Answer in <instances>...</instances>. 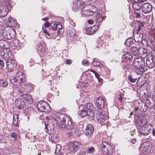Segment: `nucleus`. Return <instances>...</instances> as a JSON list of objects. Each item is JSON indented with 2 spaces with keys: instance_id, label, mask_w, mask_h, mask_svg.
<instances>
[{
  "instance_id": "obj_1",
  "label": "nucleus",
  "mask_w": 155,
  "mask_h": 155,
  "mask_svg": "<svg viewBox=\"0 0 155 155\" xmlns=\"http://www.w3.org/2000/svg\"><path fill=\"white\" fill-rule=\"evenodd\" d=\"M55 117L57 121L56 123L61 129L66 128L69 130H73L74 125L71 121V118L65 114L60 112L55 113Z\"/></svg>"
},
{
  "instance_id": "obj_2",
  "label": "nucleus",
  "mask_w": 155,
  "mask_h": 155,
  "mask_svg": "<svg viewBox=\"0 0 155 155\" xmlns=\"http://www.w3.org/2000/svg\"><path fill=\"white\" fill-rule=\"evenodd\" d=\"M79 109L80 111L78 114L81 116V117H83L87 115L89 119L91 120L94 119L95 114L92 104L88 103L86 105H81L80 106Z\"/></svg>"
},
{
  "instance_id": "obj_3",
  "label": "nucleus",
  "mask_w": 155,
  "mask_h": 155,
  "mask_svg": "<svg viewBox=\"0 0 155 155\" xmlns=\"http://www.w3.org/2000/svg\"><path fill=\"white\" fill-rule=\"evenodd\" d=\"M133 64L135 68V72L138 74H141L147 70L145 61L141 58H138L134 59Z\"/></svg>"
},
{
  "instance_id": "obj_4",
  "label": "nucleus",
  "mask_w": 155,
  "mask_h": 155,
  "mask_svg": "<svg viewBox=\"0 0 155 155\" xmlns=\"http://www.w3.org/2000/svg\"><path fill=\"white\" fill-rule=\"evenodd\" d=\"M0 31L2 32L1 35L7 39L10 40L14 38L16 35L15 31L12 28L7 26L4 29L0 30Z\"/></svg>"
},
{
  "instance_id": "obj_5",
  "label": "nucleus",
  "mask_w": 155,
  "mask_h": 155,
  "mask_svg": "<svg viewBox=\"0 0 155 155\" xmlns=\"http://www.w3.org/2000/svg\"><path fill=\"white\" fill-rule=\"evenodd\" d=\"M38 110L41 112H47L51 110L50 105L47 102L43 101H39L37 104Z\"/></svg>"
},
{
  "instance_id": "obj_6",
  "label": "nucleus",
  "mask_w": 155,
  "mask_h": 155,
  "mask_svg": "<svg viewBox=\"0 0 155 155\" xmlns=\"http://www.w3.org/2000/svg\"><path fill=\"white\" fill-rule=\"evenodd\" d=\"M83 146L81 143L77 141L71 143L68 145V150L70 153H74Z\"/></svg>"
},
{
  "instance_id": "obj_7",
  "label": "nucleus",
  "mask_w": 155,
  "mask_h": 155,
  "mask_svg": "<svg viewBox=\"0 0 155 155\" xmlns=\"http://www.w3.org/2000/svg\"><path fill=\"white\" fill-rule=\"evenodd\" d=\"M102 150L104 153L106 154L113 155V149L112 146L106 141H103L101 144Z\"/></svg>"
},
{
  "instance_id": "obj_8",
  "label": "nucleus",
  "mask_w": 155,
  "mask_h": 155,
  "mask_svg": "<svg viewBox=\"0 0 155 155\" xmlns=\"http://www.w3.org/2000/svg\"><path fill=\"white\" fill-rule=\"evenodd\" d=\"M19 86L20 89H19L18 93H19L20 94L30 92L33 90L32 85L31 84H19Z\"/></svg>"
},
{
  "instance_id": "obj_9",
  "label": "nucleus",
  "mask_w": 155,
  "mask_h": 155,
  "mask_svg": "<svg viewBox=\"0 0 155 155\" xmlns=\"http://www.w3.org/2000/svg\"><path fill=\"white\" fill-rule=\"evenodd\" d=\"M6 64V68L8 71H12L13 69L15 68L17 65L16 61L11 58H8L7 59Z\"/></svg>"
},
{
  "instance_id": "obj_10",
  "label": "nucleus",
  "mask_w": 155,
  "mask_h": 155,
  "mask_svg": "<svg viewBox=\"0 0 155 155\" xmlns=\"http://www.w3.org/2000/svg\"><path fill=\"white\" fill-rule=\"evenodd\" d=\"M19 84H17L14 83L11 84L8 88V91L11 93L12 92H15L18 94H19L20 93H18L19 89Z\"/></svg>"
},
{
  "instance_id": "obj_11",
  "label": "nucleus",
  "mask_w": 155,
  "mask_h": 155,
  "mask_svg": "<svg viewBox=\"0 0 155 155\" xmlns=\"http://www.w3.org/2000/svg\"><path fill=\"white\" fill-rule=\"evenodd\" d=\"M150 126L149 124H146L142 126L141 129L139 130L140 134L144 136L148 135L151 130Z\"/></svg>"
},
{
  "instance_id": "obj_12",
  "label": "nucleus",
  "mask_w": 155,
  "mask_h": 155,
  "mask_svg": "<svg viewBox=\"0 0 155 155\" xmlns=\"http://www.w3.org/2000/svg\"><path fill=\"white\" fill-rule=\"evenodd\" d=\"M8 12L7 5L5 4H2L0 6V16L2 18L4 17L7 15Z\"/></svg>"
},
{
  "instance_id": "obj_13",
  "label": "nucleus",
  "mask_w": 155,
  "mask_h": 155,
  "mask_svg": "<svg viewBox=\"0 0 155 155\" xmlns=\"http://www.w3.org/2000/svg\"><path fill=\"white\" fill-rule=\"evenodd\" d=\"M150 146L147 143H143L140 147V150L144 154H147L150 151Z\"/></svg>"
},
{
  "instance_id": "obj_14",
  "label": "nucleus",
  "mask_w": 155,
  "mask_h": 155,
  "mask_svg": "<svg viewBox=\"0 0 155 155\" xmlns=\"http://www.w3.org/2000/svg\"><path fill=\"white\" fill-rule=\"evenodd\" d=\"M104 100L102 97H99L97 98L95 104L97 108H102L104 107Z\"/></svg>"
},
{
  "instance_id": "obj_15",
  "label": "nucleus",
  "mask_w": 155,
  "mask_h": 155,
  "mask_svg": "<svg viewBox=\"0 0 155 155\" xmlns=\"http://www.w3.org/2000/svg\"><path fill=\"white\" fill-rule=\"evenodd\" d=\"M97 118L100 123H104L107 120V116L104 115L103 113L97 111L96 113Z\"/></svg>"
},
{
  "instance_id": "obj_16",
  "label": "nucleus",
  "mask_w": 155,
  "mask_h": 155,
  "mask_svg": "<svg viewBox=\"0 0 155 155\" xmlns=\"http://www.w3.org/2000/svg\"><path fill=\"white\" fill-rule=\"evenodd\" d=\"M152 6L148 3L143 4L142 6V10L144 13H149L152 10Z\"/></svg>"
},
{
  "instance_id": "obj_17",
  "label": "nucleus",
  "mask_w": 155,
  "mask_h": 155,
  "mask_svg": "<svg viewBox=\"0 0 155 155\" xmlns=\"http://www.w3.org/2000/svg\"><path fill=\"white\" fill-rule=\"evenodd\" d=\"M15 105L17 107L20 109L24 107L25 106V103L23 99L18 98L15 101Z\"/></svg>"
},
{
  "instance_id": "obj_18",
  "label": "nucleus",
  "mask_w": 155,
  "mask_h": 155,
  "mask_svg": "<svg viewBox=\"0 0 155 155\" xmlns=\"http://www.w3.org/2000/svg\"><path fill=\"white\" fill-rule=\"evenodd\" d=\"M134 120L136 123L140 126L142 127L145 125L146 121L141 117L135 116Z\"/></svg>"
},
{
  "instance_id": "obj_19",
  "label": "nucleus",
  "mask_w": 155,
  "mask_h": 155,
  "mask_svg": "<svg viewBox=\"0 0 155 155\" xmlns=\"http://www.w3.org/2000/svg\"><path fill=\"white\" fill-rule=\"evenodd\" d=\"M22 74V73L21 72L18 71L17 73V74L16 75V77H18V79H16V78H14V81L16 83H18L17 84H20H20L22 83L25 79V78L23 76L22 77L20 76V75H21Z\"/></svg>"
},
{
  "instance_id": "obj_20",
  "label": "nucleus",
  "mask_w": 155,
  "mask_h": 155,
  "mask_svg": "<svg viewBox=\"0 0 155 155\" xmlns=\"http://www.w3.org/2000/svg\"><path fill=\"white\" fill-rule=\"evenodd\" d=\"M123 60L127 62H130L133 59V57L131 54L128 52H126L123 54L122 57Z\"/></svg>"
},
{
  "instance_id": "obj_21",
  "label": "nucleus",
  "mask_w": 155,
  "mask_h": 155,
  "mask_svg": "<svg viewBox=\"0 0 155 155\" xmlns=\"http://www.w3.org/2000/svg\"><path fill=\"white\" fill-rule=\"evenodd\" d=\"M102 13L101 11L98 12L95 15V20L97 23L100 24L102 22L103 18L102 16Z\"/></svg>"
},
{
  "instance_id": "obj_22",
  "label": "nucleus",
  "mask_w": 155,
  "mask_h": 155,
  "mask_svg": "<svg viewBox=\"0 0 155 155\" xmlns=\"http://www.w3.org/2000/svg\"><path fill=\"white\" fill-rule=\"evenodd\" d=\"M134 39L136 42L139 43L141 42L143 38V34L142 33H134L133 32Z\"/></svg>"
},
{
  "instance_id": "obj_23",
  "label": "nucleus",
  "mask_w": 155,
  "mask_h": 155,
  "mask_svg": "<svg viewBox=\"0 0 155 155\" xmlns=\"http://www.w3.org/2000/svg\"><path fill=\"white\" fill-rule=\"evenodd\" d=\"M146 65L150 68H152L154 66L153 57L152 56L147 57L146 59Z\"/></svg>"
},
{
  "instance_id": "obj_24",
  "label": "nucleus",
  "mask_w": 155,
  "mask_h": 155,
  "mask_svg": "<svg viewBox=\"0 0 155 155\" xmlns=\"http://www.w3.org/2000/svg\"><path fill=\"white\" fill-rule=\"evenodd\" d=\"M94 131V129L91 124H88L87 126L85 133L87 135H90L92 134Z\"/></svg>"
},
{
  "instance_id": "obj_25",
  "label": "nucleus",
  "mask_w": 155,
  "mask_h": 155,
  "mask_svg": "<svg viewBox=\"0 0 155 155\" xmlns=\"http://www.w3.org/2000/svg\"><path fill=\"white\" fill-rule=\"evenodd\" d=\"M5 22L10 26H15L16 23L15 21L10 17L6 18L5 20Z\"/></svg>"
},
{
  "instance_id": "obj_26",
  "label": "nucleus",
  "mask_w": 155,
  "mask_h": 155,
  "mask_svg": "<svg viewBox=\"0 0 155 155\" xmlns=\"http://www.w3.org/2000/svg\"><path fill=\"white\" fill-rule=\"evenodd\" d=\"M23 94L22 95H21V96H23V100L26 101L28 103L32 104L33 103V100L30 95L28 94H25V93Z\"/></svg>"
},
{
  "instance_id": "obj_27",
  "label": "nucleus",
  "mask_w": 155,
  "mask_h": 155,
  "mask_svg": "<svg viewBox=\"0 0 155 155\" xmlns=\"http://www.w3.org/2000/svg\"><path fill=\"white\" fill-rule=\"evenodd\" d=\"M82 12L85 15H92L94 14V12L87 8L86 7H84L82 9Z\"/></svg>"
},
{
  "instance_id": "obj_28",
  "label": "nucleus",
  "mask_w": 155,
  "mask_h": 155,
  "mask_svg": "<svg viewBox=\"0 0 155 155\" xmlns=\"http://www.w3.org/2000/svg\"><path fill=\"white\" fill-rule=\"evenodd\" d=\"M130 50L132 54L134 55H137L140 53V48H137L135 46L131 48Z\"/></svg>"
},
{
  "instance_id": "obj_29",
  "label": "nucleus",
  "mask_w": 155,
  "mask_h": 155,
  "mask_svg": "<svg viewBox=\"0 0 155 155\" xmlns=\"http://www.w3.org/2000/svg\"><path fill=\"white\" fill-rule=\"evenodd\" d=\"M132 5L133 8L135 10H139L142 8L141 4L138 2L133 3Z\"/></svg>"
},
{
  "instance_id": "obj_30",
  "label": "nucleus",
  "mask_w": 155,
  "mask_h": 155,
  "mask_svg": "<svg viewBox=\"0 0 155 155\" xmlns=\"http://www.w3.org/2000/svg\"><path fill=\"white\" fill-rule=\"evenodd\" d=\"M18 117V115L17 114H14L13 115V125L14 127H18L19 126Z\"/></svg>"
},
{
  "instance_id": "obj_31",
  "label": "nucleus",
  "mask_w": 155,
  "mask_h": 155,
  "mask_svg": "<svg viewBox=\"0 0 155 155\" xmlns=\"http://www.w3.org/2000/svg\"><path fill=\"white\" fill-rule=\"evenodd\" d=\"M8 140L7 136L0 134V143H7Z\"/></svg>"
},
{
  "instance_id": "obj_32",
  "label": "nucleus",
  "mask_w": 155,
  "mask_h": 155,
  "mask_svg": "<svg viewBox=\"0 0 155 155\" xmlns=\"http://www.w3.org/2000/svg\"><path fill=\"white\" fill-rule=\"evenodd\" d=\"M140 53L141 56L143 58H145L147 57V51L146 49H144L143 48H140Z\"/></svg>"
},
{
  "instance_id": "obj_33",
  "label": "nucleus",
  "mask_w": 155,
  "mask_h": 155,
  "mask_svg": "<svg viewBox=\"0 0 155 155\" xmlns=\"http://www.w3.org/2000/svg\"><path fill=\"white\" fill-rule=\"evenodd\" d=\"M8 52V55H10V53L9 52V49L8 48L5 49H1L0 50V55L2 57L5 58V52Z\"/></svg>"
},
{
  "instance_id": "obj_34",
  "label": "nucleus",
  "mask_w": 155,
  "mask_h": 155,
  "mask_svg": "<svg viewBox=\"0 0 155 155\" xmlns=\"http://www.w3.org/2000/svg\"><path fill=\"white\" fill-rule=\"evenodd\" d=\"M133 44V39L131 38L127 39L125 42V44L128 46H130Z\"/></svg>"
},
{
  "instance_id": "obj_35",
  "label": "nucleus",
  "mask_w": 155,
  "mask_h": 155,
  "mask_svg": "<svg viewBox=\"0 0 155 155\" xmlns=\"http://www.w3.org/2000/svg\"><path fill=\"white\" fill-rule=\"evenodd\" d=\"M94 150V148L93 147H88L86 149L85 151L87 154H88L92 153Z\"/></svg>"
},
{
  "instance_id": "obj_36",
  "label": "nucleus",
  "mask_w": 155,
  "mask_h": 155,
  "mask_svg": "<svg viewBox=\"0 0 155 155\" xmlns=\"http://www.w3.org/2000/svg\"><path fill=\"white\" fill-rule=\"evenodd\" d=\"M93 29L91 27L86 28L85 29L86 33L87 35H92L94 34Z\"/></svg>"
},
{
  "instance_id": "obj_37",
  "label": "nucleus",
  "mask_w": 155,
  "mask_h": 155,
  "mask_svg": "<svg viewBox=\"0 0 155 155\" xmlns=\"http://www.w3.org/2000/svg\"><path fill=\"white\" fill-rule=\"evenodd\" d=\"M8 85V82L5 80H2L0 81V86L2 87H5Z\"/></svg>"
},
{
  "instance_id": "obj_38",
  "label": "nucleus",
  "mask_w": 155,
  "mask_h": 155,
  "mask_svg": "<svg viewBox=\"0 0 155 155\" xmlns=\"http://www.w3.org/2000/svg\"><path fill=\"white\" fill-rule=\"evenodd\" d=\"M33 111V109L31 107H28L24 110V112L27 115H29Z\"/></svg>"
},
{
  "instance_id": "obj_39",
  "label": "nucleus",
  "mask_w": 155,
  "mask_h": 155,
  "mask_svg": "<svg viewBox=\"0 0 155 155\" xmlns=\"http://www.w3.org/2000/svg\"><path fill=\"white\" fill-rule=\"evenodd\" d=\"M92 64L94 66H100V67L103 66V65L100 62L95 60L93 61L92 62Z\"/></svg>"
},
{
  "instance_id": "obj_40",
  "label": "nucleus",
  "mask_w": 155,
  "mask_h": 155,
  "mask_svg": "<svg viewBox=\"0 0 155 155\" xmlns=\"http://www.w3.org/2000/svg\"><path fill=\"white\" fill-rule=\"evenodd\" d=\"M57 22L56 23H52L51 24V28L53 30H57Z\"/></svg>"
},
{
  "instance_id": "obj_41",
  "label": "nucleus",
  "mask_w": 155,
  "mask_h": 155,
  "mask_svg": "<svg viewBox=\"0 0 155 155\" xmlns=\"http://www.w3.org/2000/svg\"><path fill=\"white\" fill-rule=\"evenodd\" d=\"M10 136L14 140H17L18 135L15 133L13 132L11 133L10 134Z\"/></svg>"
},
{
  "instance_id": "obj_42",
  "label": "nucleus",
  "mask_w": 155,
  "mask_h": 155,
  "mask_svg": "<svg viewBox=\"0 0 155 155\" xmlns=\"http://www.w3.org/2000/svg\"><path fill=\"white\" fill-rule=\"evenodd\" d=\"M90 71L94 73L96 78H97L99 81V79H100V74L94 70L91 69L90 70Z\"/></svg>"
},
{
  "instance_id": "obj_43",
  "label": "nucleus",
  "mask_w": 155,
  "mask_h": 155,
  "mask_svg": "<svg viewBox=\"0 0 155 155\" xmlns=\"http://www.w3.org/2000/svg\"><path fill=\"white\" fill-rule=\"evenodd\" d=\"M98 45L97 47H101L104 44V42L102 40H101L100 39H98L97 42Z\"/></svg>"
},
{
  "instance_id": "obj_44",
  "label": "nucleus",
  "mask_w": 155,
  "mask_h": 155,
  "mask_svg": "<svg viewBox=\"0 0 155 155\" xmlns=\"http://www.w3.org/2000/svg\"><path fill=\"white\" fill-rule=\"evenodd\" d=\"M61 149V145L60 144H58L56 145V149L55 153L56 154H58L60 152Z\"/></svg>"
},
{
  "instance_id": "obj_45",
  "label": "nucleus",
  "mask_w": 155,
  "mask_h": 155,
  "mask_svg": "<svg viewBox=\"0 0 155 155\" xmlns=\"http://www.w3.org/2000/svg\"><path fill=\"white\" fill-rule=\"evenodd\" d=\"M39 48L40 49L42 53H43L45 50V48L44 45H40L39 46Z\"/></svg>"
},
{
  "instance_id": "obj_46",
  "label": "nucleus",
  "mask_w": 155,
  "mask_h": 155,
  "mask_svg": "<svg viewBox=\"0 0 155 155\" xmlns=\"http://www.w3.org/2000/svg\"><path fill=\"white\" fill-rule=\"evenodd\" d=\"M128 79L132 83H134L136 81V79L133 78L131 75L128 77Z\"/></svg>"
},
{
  "instance_id": "obj_47",
  "label": "nucleus",
  "mask_w": 155,
  "mask_h": 155,
  "mask_svg": "<svg viewBox=\"0 0 155 155\" xmlns=\"http://www.w3.org/2000/svg\"><path fill=\"white\" fill-rule=\"evenodd\" d=\"M6 43V42L5 41L3 40H0V47L2 48L4 47L5 44Z\"/></svg>"
},
{
  "instance_id": "obj_48",
  "label": "nucleus",
  "mask_w": 155,
  "mask_h": 155,
  "mask_svg": "<svg viewBox=\"0 0 155 155\" xmlns=\"http://www.w3.org/2000/svg\"><path fill=\"white\" fill-rule=\"evenodd\" d=\"M9 52L10 53V55H8V52H5V58H7V59H8V58H9L12 55V53L11 51H10V49H9Z\"/></svg>"
},
{
  "instance_id": "obj_49",
  "label": "nucleus",
  "mask_w": 155,
  "mask_h": 155,
  "mask_svg": "<svg viewBox=\"0 0 155 155\" xmlns=\"http://www.w3.org/2000/svg\"><path fill=\"white\" fill-rule=\"evenodd\" d=\"M93 29L94 33L96 31H97L98 29V26L97 25H95L91 27Z\"/></svg>"
},
{
  "instance_id": "obj_50",
  "label": "nucleus",
  "mask_w": 155,
  "mask_h": 155,
  "mask_svg": "<svg viewBox=\"0 0 155 155\" xmlns=\"http://www.w3.org/2000/svg\"><path fill=\"white\" fill-rule=\"evenodd\" d=\"M57 30H60L62 28V26L61 24H60L59 22H57Z\"/></svg>"
},
{
  "instance_id": "obj_51",
  "label": "nucleus",
  "mask_w": 155,
  "mask_h": 155,
  "mask_svg": "<svg viewBox=\"0 0 155 155\" xmlns=\"http://www.w3.org/2000/svg\"><path fill=\"white\" fill-rule=\"evenodd\" d=\"M82 64L84 65H88L89 64V63L88 61H86L84 60L82 61Z\"/></svg>"
},
{
  "instance_id": "obj_52",
  "label": "nucleus",
  "mask_w": 155,
  "mask_h": 155,
  "mask_svg": "<svg viewBox=\"0 0 155 155\" xmlns=\"http://www.w3.org/2000/svg\"><path fill=\"white\" fill-rule=\"evenodd\" d=\"M77 155H88L86 151H82L80 153H78Z\"/></svg>"
},
{
  "instance_id": "obj_53",
  "label": "nucleus",
  "mask_w": 155,
  "mask_h": 155,
  "mask_svg": "<svg viewBox=\"0 0 155 155\" xmlns=\"http://www.w3.org/2000/svg\"><path fill=\"white\" fill-rule=\"evenodd\" d=\"M141 28H140L139 27L136 29V30L135 33H142L141 31Z\"/></svg>"
},
{
  "instance_id": "obj_54",
  "label": "nucleus",
  "mask_w": 155,
  "mask_h": 155,
  "mask_svg": "<svg viewBox=\"0 0 155 155\" xmlns=\"http://www.w3.org/2000/svg\"><path fill=\"white\" fill-rule=\"evenodd\" d=\"M151 29L153 30L155 32V23H154L151 26Z\"/></svg>"
},
{
  "instance_id": "obj_55",
  "label": "nucleus",
  "mask_w": 155,
  "mask_h": 155,
  "mask_svg": "<svg viewBox=\"0 0 155 155\" xmlns=\"http://www.w3.org/2000/svg\"><path fill=\"white\" fill-rule=\"evenodd\" d=\"M4 63L3 61L2 60L0 59V65L2 67L4 66Z\"/></svg>"
},
{
  "instance_id": "obj_56",
  "label": "nucleus",
  "mask_w": 155,
  "mask_h": 155,
  "mask_svg": "<svg viewBox=\"0 0 155 155\" xmlns=\"http://www.w3.org/2000/svg\"><path fill=\"white\" fill-rule=\"evenodd\" d=\"M50 25V24L48 22H46L45 24V27L48 28L49 26Z\"/></svg>"
},
{
  "instance_id": "obj_57",
  "label": "nucleus",
  "mask_w": 155,
  "mask_h": 155,
  "mask_svg": "<svg viewBox=\"0 0 155 155\" xmlns=\"http://www.w3.org/2000/svg\"><path fill=\"white\" fill-rule=\"evenodd\" d=\"M66 62L68 64H70L71 63V60L68 59L66 60Z\"/></svg>"
},
{
  "instance_id": "obj_58",
  "label": "nucleus",
  "mask_w": 155,
  "mask_h": 155,
  "mask_svg": "<svg viewBox=\"0 0 155 155\" xmlns=\"http://www.w3.org/2000/svg\"><path fill=\"white\" fill-rule=\"evenodd\" d=\"M143 25H144L142 23L140 22V23H139L138 24V26H139L138 27H139L140 28H141L143 27Z\"/></svg>"
},
{
  "instance_id": "obj_59",
  "label": "nucleus",
  "mask_w": 155,
  "mask_h": 155,
  "mask_svg": "<svg viewBox=\"0 0 155 155\" xmlns=\"http://www.w3.org/2000/svg\"><path fill=\"white\" fill-rule=\"evenodd\" d=\"M131 2L132 3L137 2H139V0H130Z\"/></svg>"
},
{
  "instance_id": "obj_60",
  "label": "nucleus",
  "mask_w": 155,
  "mask_h": 155,
  "mask_svg": "<svg viewBox=\"0 0 155 155\" xmlns=\"http://www.w3.org/2000/svg\"><path fill=\"white\" fill-rule=\"evenodd\" d=\"M88 22L90 24H92L93 23V21L91 20H89L88 21Z\"/></svg>"
},
{
  "instance_id": "obj_61",
  "label": "nucleus",
  "mask_w": 155,
  "mask_h": 155,
  "mask_svg": "<svg viewBox=\"0 0 155 155\" xmlns=\"http://www.w3.org/2000/svg\"><path fill=\"white\" fill-rule=\"evenodd\" d=\"M30 65V66H31V65H33V61L32 60H31L30 61H29Z\"/></svg>"
},
{
  "instance_id": "obj_62",
  "label": "nucleus",
  "mask_w": 155,
  "mask_h": 155,
  "mask_svg": "<svg viewBox=\"0 0 155 155\" xmlns=\"http://www.w3.org/2000/svg\"><path fill=\"white\" fill-rule=\"evenodd\" d=\"M45 118L47 120H51L50 117L48 116L46 117Z\"/></svg>"
},
{
  "instance_id": "obj_63",
  "label": "nucleus",
  "mask_w": 155,
  "mask_h": 155,
  "mask_svg": "<svg viewBox=\"0 0 155 155\" xmlns=\"http://www.w3.org/2000/svg\"><path fill=\"white\" fill-rule=\"evenodd\" d=\"M152 134L153 135L155 136V129H154L152 130Z\"/></svg>"
},
{
  "instance_id": "obj_64",
  "label": "nucleus",
  "mask_w": 155,
  "mask_h": 155,
  "mask_svg": "<svg viewBox=\"0 0 155 155\" xmlns=\"http://www.w3.org/2000/svg\"><path fill=\"white\" fill-rule=\"evenodd\" d=\"M152 57H154V58H155V51H153V53H152Z\"/></svg>"
}]
</instances>
